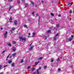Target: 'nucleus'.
I'll return each mask as SVG.
<instances>
[{
    "label": "nucleus",
    "mask_w": 74,
    "mask_h": 74,
    "mask_svg": "<svg viewBox=\"0 0 74 74\" xmlns=\"http://www.w3.org/2000/svg\"><path fill=\"white\" fill-rule=\"evenodd\" d=\"M8 34V32L7 31H6L5 33H4L3 34L5 38H6L7 37V35Z\"/></svg>",
    "instance_id": "obj_1"
},
{
    "label": "nucleus",
    "mask_w": 74,
    "mask_h": 74,
    "mask_svg": "<svg viewBox=\"0 0 74 74\" xmlns=\"http://www.w3.org/2000/svg\"><path fill=\"white\" fill-rule=\"evenodd\" d=\"M14 25H16L18 24V21L16 20H15L14 21Z\"/></svg>",
    "instance_id": "obj_2"
},
{
    "label": "nucleus",
    "mask_w": 74,
    "mask_h": 74,
    "mask_svg": "<svg viewBox=\"0 0 74 74\" xmlns=\"http://www.w3.org/2000/svg\"><path fill=\"white\" fill-rule=\"evenodd\" d=\"M13 7H14L13 6H10V8L9 9L8 11H10V10H11V8H12Z\"/></svg>",
    "instance_id": "obj_3"
},
{
    "label": "nucleus",
    "mask_w": 74,
    "mask_h": 74,
    "mask_svg": "<svg viewBox=\"0 0 74 74\" xmlns=\"http://www.w3.org/2000/svg\"><path fill=\"white\" fill-rule=\"evenodd\" d=\"M16 53H14L12 54V55L13 56H16Z\"/></svg>",
    "instance_id": "obj_4"
},
{
    "label": "nucleus",
    "mask_w": 74,
    "mask_h": 74,
    "mask_svg": "<svg viewBox=\"0 0 74 74\" xmlns=\"http://www.w3.org/2000/svg\"><path fill=\"white\" fill-rule=\"evenodd\" d=\"M36 33H33V36H32V37H34L35 36Z\"/></svg>",
    "instance_id": "obj_5"
},
{
    "label": "nucleus",
    "mask_w": 74,
    "mask_h": 74,
    "mask_svg": "<svg viewBox=\"0 0 74 74\" xmlns=\"http://www.w3.org/2000/svg\"><path fill=\"white\" fill-rule=\"evenodd\" d=\"M43 58V57H40L39 58H38V60H41V59H42Z\"/></svg>",
    "instance_id": "obj_6"
},
{
    "label": "nucleus",
    "mask_w": 74,
    "mask_h": 74,
    "mask_svg": "<svg viewBox=\"0 0 74 74\" xmlns=\"http://www.w3.org/2000/svg\"><path fill=\"white\" fill-rule=\"evenodd\" d=\"M14 65H15V63L13 62L12 64V67H14Z\"/></svg>",
    "instance_id": "obj_7"
},
{
    "label": "nucleus",
    "mask_w": 74,
    "mask_h": 74,
    "mask_svg": "<svg viewBox=\"0 0 74 74\" xmlns=\"http://www.w3.org/2000/svg\"><path fill=\"white\" fill-rule=\"evenodd\" d=\"M34 47H30V49H29V51H32V49H33V48Z\"/></svg>",
    "instance_id": "obj_8"
},
{
    "label": "nucleus",
    "mask_w": 74,
    "mask_h": 74,
    "mask_svg": "<svg viewBox=\"0 0 74 74\" xmlns=\"http://www.w3.org/2000/svg\"><path fill=\"white\" fill-rule=\"evenodd\" d=\"M8 46H10V47H11V44L10 43H8Z\"/></svg>",
    "instance_id": "obj_9"
},
{
    "label": "nucleus",
    "mask_w": 74,
    "mask_h": 74,
    "mask_svg": "<svg viewBox=\"0 0 74 74\" xmlns=\"http://www.w3.org/2000/svg\"><path fill=\"white\" fill-rule=\"evenodd\" d=\"M69 41H71V40H72V38H69Z\"/></svg>",
    "instance_id": "obj_10"
},
{
    "label": "nucleus",
    "mask_w": 74,
    "mask_h": 74,
    "mask_svg": "<svg viewBox=\"0 0 74 74\" xmlns=\"http://www.w3.org/2000/svg\"><path fill=\"white\" fill-rule=\"evenodd\" d=\"M35 70V68H33L32 70V71H34Z\"/></svg>",
    "instance_id": "obj_11"
},
{
    "label": "nucleus",
    "mask_w": 74,
    "mask_h": 74,
    "mask_svg": "<svg viewBox=\"0 0 74 74\" xmlns=\"http://www.w3.org/2000/svg\"><path fill=\"white\" fill-rule=\"evenodd\" d=\"M38 63H40V61H38V62L35 63V65L36 66L37 64H38Z\"/></svg>",
    "instance_id": "obj_12"
},
{
    "label": "nucleus",
    "mask_w": 74,
    "mask_h": 74,
    "mask_svg": "<svg viewBox=\"0 0 74 74\" xmlns=\"http://www.w3.org/2000/svg\"><path fill=\"white\" fill-rule=\"evenodd\" d=\"M8 62L10 64L11 63H12V61L11 60H9L8 61Z\"/></svg>",
    "instance_id": "obj_13"
},
{
    "label": "nucleus",
    "mask_w": 74,
    "mask_h": 74,
    "mask_svg": "<svg viewBox=\"0 0 74 74\" xmlns=\"http://www.w3.org/2000/svg\"><path fill=\"white\" fill-rule=\"evenodd\" d=\"M31 3L32 4H33L32 6H33V5H34V3H33V2L32 1H31Z\"/></svg>",
    "instance_id": "obj_14"
},
{
    "label": "nucleus",
    "mask_w": 74,
    "mask_h": 74,
    "mask_svg": "<svg viewBox=\"0 0 74 74\" xmlns=\"http://www.w3.org/2000/svg\"><path fill=\"white\" fill-rule=\"evenodd\" d=\"M57 39V38H56V37L55 36V37L54 38V40H56Z\"/></svg>",
    "instance_id": "obj_15"
},
{
    "label": "nucleus",
    "mask_w": 74,
    "mask_h": 74,
    "mask_svg": "<svg viewBox=\"0 0 74 74\" xmlns=\"http://www.w3.org/2000/svg\"><path fill=\"white\" fill-rule=\"evenodd\" d=\"M59 26H60V25H59V24H57L56 25V26L57 27H59Z\"/></svg>",
    "instance_id": "obj_16"
},
{
    "label": "nucleus",
    "mask_w": 74,
    "mask_h": 74,
    "mask_svg": "<svg viewBox=\"0 0 74 74\" xmlns=\"http://www.w3.org/2000/svg\"><path fill=\"white\" fill-rule=\"evenodd\" d=\"M37 74H40V72H39V71H38V69H37Z\"/></svg>",
    "instance_id": "obj_17"
},
{
    "label": "nucleus",
    "mask_w": 74,
    "mask_h": 74,
    "mask_svg": "<svg viewBox=\"0 0 74 74\" xmlns=\"http://www.w3.org/2000/svg\"><path fill=\"white\" fill-rule=\"evenodd\" d=\"M47 67V65L45 66H44V69H46V68Z\"/></svg>",
    "instance_id": "obj_18"
},
{
    "label": "nucleus",
    "mask_w": 74,
    "mask_h": 74,
    "mask_svg": "<svg viewBox=\"0 0 74 74\" xmlns=\"http://www.w3.org/2000/svg\"><path fill=\"white\" fill-rule=\"evenodd\" d=\"M22 40H24V41H25L26 40V39H25V38H23L22 39Z\"/></svg>",
    "instance_id": "obj_19"
},
{
    "label": "nucleus",
    "mask_w": 74,
    "mask_h": 74,
    "mask_svg": "<svg viewBox=\"0 0 74 74\" xmlns=\"http://www.w3.org/2000/svg\"><path fill=\"white\" fill-rule=\"evenodd\" d=\"M24 27H26L27 29V25H25L24 26Z\"/></svg>",
    "instance_id": "obj_20"
},
{
    "label": "nucleus",
    "mask_w": 74,
    "mask_h": 74,
    "mask_svg": "<svg viewBox=\"0 0 74 74\" xmlns=\"http://www.w3.org/2000/svg\"><path fill=\"white\" fill-rule=\"evenodd\" d=\"M13 44H16V42L15 41H13Z\"/></svg>",
    "instance_id": "obj_21"
},
{
    "label": "nucleus",
    "mask_w": 74,
    "mask_h": 74,
    "mask_svg": "<svg viewBox=\"0 0 74 74\" xmlns=\"http://www.w3.org/2000/svg\"><path fill=\"white\" fill-rule=\"evenodd\" d=\"M25 6H28V4L25 3Z\"/></svg>",
    "instance_id": "obj_22"
},
{
    "label": "nucleus",
    "mask_w": 74,
    "mask_h": 74,
    "mask_svg": "<svg viewBox=\"0 0 74 74\" xmlns=\"http://www.w3.org/2000/svg\"><path fill=\"white\" fill-rule=\"evenodd\" d=\"M12 30L13 31H14V30H15V28L14 27L12 28Z\"/></svg>",
    "instance_id": "obj_23"
},
{
    "label": "nucleus",
    "mask_w": 74,
    "mask_h": 74,
    "mask_svg": "<svg viewBox=\"0 0 74 74\" xmlns=\"http://www.w3.org/2000/svg\"><path fill=\"white\" fill-rule=\"evenodd\" d=\"M23 59L21 60V63H23Z\"/></svg>",
    "instance_id": "obj_24"
},
{
    "label": "nucleus",
    "mask_w": 74,
    "mask_h": 74,
    "mask_svg": "<svg viewBox=\"0 0 74 74\" xmlns=\"http://www.w3.org/2000/svg\"><path fill=\"white\" fill-rule=\"evenodd\" d=\"M40 17H39V18H38V23H39V22H40Z\"/></svg>",
    "instance_id": "obj_25"
},
{
    "label": "nucleus",
    "mask_w": 74,
    "mask_h": 74,
    "mask_svg": "<svg viewBox=\"0 0 74 74\" xmlns=\"http://www.w3.org/2000/svg\"><path fill=\"white\" fill-rule=\"evenodd\" d=\"M51 15H52V16H54V14H52V13H51Z\"/></svg>",
    "instance_id": "obj_26"
},
{
    "label": "nucleus",
    "mask_w": 74,
    "mask_h": 74,
    "mask_svg": "<svg viewBox=\"0 0 74 74\" xmlns=\"http://www.w3.org/2000/svg\"><path fill=\"white\" fill-rule=\"evenodd\" d=\"M5 51H7V49H5V50H4V51L2 52V53H4V52H5Z\"/></svg>",
    "instance_id": "obj_27"
},
{
    "label": "nucleus",
    "mask_w": 74,
    "mask_h": 74,
    "mask_svg": "<svg viewBox=\"0 0 74 74\" xmlns=\"http://www.w3.org/2000/svg\"><path fill=\"white\" fill-rule=\"evenodd\" d=\"M51 30H48V33H51Z\"/></svg>",
    "instance_id": "obj_28"
},
{
    "label": "nucleus",
    "mask_w": 74,
    "mask_h": 74,
    "mask_svg": "<svg viewBox=\"0 0 74 74\" xmlns=\"http://www.w3.org/2000/svg\"><path fill=\"white\" fill-rule=\"evenodd\" d=\"M57 61H59L60 60V58H58V59L56 60Z\"/></svg>",
    "instance_id": "obj_29"
},
{
    "label": "nucleus",
    "mask_w": 74,
    "mask_h": 74,
    "mask_svg": "<svg viewBox=\"0 0 74 74\" xmlns=\"http://www.w3.org/2000/svg\"><path fill=\"white\" fill-rule=\"evenodd\" d=\"M10 21H12V17L11 16L10 17V18L9 19Z\"/></svg>",
    "instance_id": "obj_30"
},
{
    "label": "nucleus",
    "mask_w": 74,
    "mask_h": 74,
    "mask_svg": "<svg viewBox=\"0 0 74 74\" xmlns=\"http://www.w3.org/2000/svg\"><path fill=\"white\" fill-rule=\"evenodd\" d=\"M23 37H19V38H20V40H22V39H23Z\"/></svg>",
    "instance_id": "obj_31"
},
{
    "label": "nucleus",
    "mask_w": 74,
    "mask_h": 74,
    "mask_svg": "<svg viewBox=\"0 0 74 74\" xmlns=\"http://www.w3.org/2000/svg\"><path fill=\"white\" fill-rule=\"evenodd\" d=\"M30 67H31V66H29L27 67L28 69H29Z\"/></svg>",
    "instance_id": "obj_32"
},
{
    "label": "nucleus",
    "mask_w": 74,
    "mask_h": 74,
    "mask_svg": "<svg viewBox=\"0 0 74 74\" xmlns=\"http://www.w3.org/2000/svg\"><path fill=\"white\" fill-rule=\"evenodd\" d=\"M10 54H9V55L7 56V59H8V58H9V57L10 56Z\"/></svg>",
    "instance_id": "obj_33"
},
{
    "label": "nucleus",
    "mask_w": 74,
    "mask_h": 74,
    "mask_svg": "<svg viewBox=\"0 0 74 74\" xmlns=\"http://www.w3.org/2000/svg\"><path fill=\"white\" fill-rule=\"evenodd\" d=\"M41 67H40L39 69H38V70H41Z\"/></svg>",
    "instance_id": "obj_34"
},
{
    "label": "nucleus",
    "mask_w": 74,
    "mask_h": 74,
    "mask_svg": "<svg viewBox=\"0 0 74 74\" xmlns=\"http://www.w3.org/2000/svg\"><path fill=\"white\" fill-rule=\"evenodd\" d=\"M17 3H21V2L20 1L18 0L17 1Z\"/></svg>",
    "instance_id": "obj_35"
},
{
    "label": "nucleus",
    "mask_w": 74,
    "mask_h": 74,
    "mask_svg": "<svg viewBox=\"0 0 74 74\" xmlns=\"http://www.w3.org/2000/svg\"><path fill=\"white\" fill-rule=\"evenodd\" d=\"M69 13H70V14H72V11H71V10L69 11Z\"/></svg>",
    "instance_id": "obj_36"
},
{
    "label": "nucleus",
    "mask_w": 74,
    "mask_h": 74,
    "mask_svg": "<svg viewBox=\"0 0 74 74\" xmlns=\"http://www.w3.org/2000/svg\"><path fill=\"white\" fill-rule=\"evenodd\" d=\"M72 43L73 45H74V41H73L72 42Z\"/></svg>",
    "instance_id": "obj_37"
},
{
    "label": "nucleus",
    "mask_w": 74,
    "mask_h": 74,
    "mask_svg": "<svg viewBox=\"0 0 74 74\" xmlns=\"http://www.w3.org/2000/svg\"><path fill=\"white\" fill-rule=\"evenodd\" d=\"M59 33L57 34L56 35H55V36L56 37L57 36H58V35H59Z\"/></svg>",
    "instance_id": "obj_38"
},
{
    "label": "nucleus",
    "mask_w": 74,
    "mask_h": 74,
    "mask_svg": "<svg viewBox=\"0 0 74 74\" xmlns=\"http://www.w3.org/2000/svg\"><path fill=\"white\" fill-rule=\"evenodd\" d=\"M8 66V65H5V66H4V67H7Z\"/></svg>",
    "instance_id": "obj_39"
},
{
    "label": "nucleus",
    "mask_w": 74,
    "mask_h": 74,
    "mask_svg": "<svg viewBox=\"0 0 74 74\" xmlns=\"http://www.w3.org/2000/svg\"><path fill=\"white\" fill-rule=\"evenodd\" d=\"M15 51H16V49H13V51L14 52H15Z\"/></svg>",
    "instance_id": "obj_40"
},
{
    "label": "nucleus",
    "mask_w": 74,
    "mask_h": 74,
    "mask_svg": "<svg viewBox=\"0 0 74 74\" xmlns=\"http://www.w3.org/2000/svg\"><path fill=\"white\" fill-rule=\"evenodd\" d=\"M53 60H51V62H53Z\"/></svg>",
    "instance_id": "obj_41"
},
{
    "label": "nucleus",
    "mask_w": 74,
    "mask_h": 74,
    "mask_svg": "<svg viewBox=\"0 0 74 74\" xmlns=\"http://www.w3.org/2000/svg\"><path fill=\"white\" fill-rule=\"evenodd\" d=\"M32 14L33 15H34V12H33L32 13Z\"/></svg>",
    "instance_id": "obj_42"
},
{
    "label": "nucleus",
    "mask_w": 74,
    "mask_h": 74,
    "mask_svg": "<svg viewBox=\"0 0 74 74\" xmlns=\"http://www.w3.org/2000/svg\"><path fill=\"white\" fill-rule=\"evenodd\" d=\"M36 72H34L33 74H36Z\"/></svg>",
    "instance_id": "obj_43"
},
{
    "label": "nucleus",
    "mask_w": 74,
    "mask_h": 74,
    "mask_svg": "<svg viewBox=\"0 0 74 74\" xmlns=\"http://www.w3.org/2000/svg\"><path fill=\"white\" fill-rule=\"evenodd\" d=\"M4 74V73L3 72H1V73H0V74Z\"/></svg>",
    "instance_id": "obj_44"
},
{
    "label": "nucleus",
    "mask_w": 74,
    "mask_h": 74,
    "mask_svg": "<svg viewBox=\"0 0 74 74\" xmlns=\"http://www.w3.org/2000/svg\"><path fill=\"white\" fill-rule=\"evenodd\" d=\"M68 19L69 20V19H70V18L69 16H68Z\"/></svg>",
    "instance_id": "obj_45"
},
{
    "label": "nucleus",
    "mask_w": 74,
    "mask_h": 74,
    "mask_svg": "<svg viewBox=\"0 0 74 74\" xmlns=\"http://www.w3.org/2000/svg\"><path fill=\"white\" fill-rule=\"evenodd\" d=\"M58 71H60L61 69H58Z\"/></svg>",
    "instance_id": "obj_46"
},
{
    "label": "nucleus",
    "mask_w": 74,
    "mask_h": 74,
    "mask_svg": "<svg viewBox=\"0 0 74 74\" xmlns=\"http://www.w3.org/2000/svg\"><path fill=\"white\" fill-rule=\"evenodd\" d=\"M70 4H73V3H71L69 4H68V5H70Z\"/></svg>",
    "instance_id": "obj_47"
},
{
    "label": "nucleus",
    "mask_w": 74,
    "mask_h": 74,
    "mask_svg": "<svg viewBox=\"0 0 74 74\" xmlns=\"http://www.w3.org/2000/svg\"><path fill=\"white\" fill-rule=\"evenodd\" d=\"M45 39L46 40L47 38V37L46 36H45Z\"/></svg>",
    "instance_id": "obj_48"
},
{
    "label": "nucleus",
    "mask_w": 74,
    "mask_h": 74,
    "mask_svg": "<svg viewBox=\"0 0 74 74\" xmlns=\"http://www.w3.org/2000/svg\"><path fill=\"white\" fill-rule=\"evenodd\" d=\"M9 1L10 2H11V1H12V0H9Z\"/></svg>",
    "instance_id": "obj_49"
},
{
    "label": "nucleus",
    "mask_w": 74,
    "mask_h": 74,
    "mask_svg": "<svg viewBox=\"0 0 74 74\" xmlns=\"http://www.w3.org/2000/svg\"><path fill=\"white\" fill-rule=\"evenodd\" d=\"M58 16H59V17L61 16V15H58Z\"/></svg>",
    "instance_id": "obj_50"
},
{
    "label": "nucleus",
    "mask_w": 74,
    "mask_h": 74,
    "mask_svg": "<svg viewBox=\"0 0 74 74\" xmlns=\"http://www.w3.org/2000/svg\"><path fill=\"white\" fill-rule=\"evenodd\" d=\"M10 32H11L12 33V30H11Z\"/></svg>",
    "instance_id": "obj_51"
},
{
    "label": "nucleus",
    "mask_w": 74,
    "mask_h": 74,
    "mask_svg": "<svg viewBox=\"0 0 74 74\" xmlns=\"http://www.w3.org/2000/svg\"><path fill=\"white\" fill-rule=\"evenodd\" d=\"M28 21H31L29 19V18H28Z\"/></svg>",
    "instance_id": "obj_52"
},
{
    "label": "nucleus",
    "mask_w": 74,
    "mask_h": 74,
    "mask_svg": "<svg viewBox=\"0 0 74 74\" xmlns=\"http://www.w3.org/2000/svg\"><path fill=\"white\" fill-rule=\"evenodd\" d=\"M73 37H74V36H73V35H72V36H71V38H73Z\"/></svg>",
    "instance_id": "obj_53"
},
{
    "label": "nucleus",
    "mask_w": 74,
    "mask_h": 74,
    "mask_svg": "<svg viewBox=\"0 0 74 74\" xmlns=\"http://www.w3.org/2000/svg\"><path fill=\"white\" fill-rule=\"evenodd\" d=\"M31 34H30V33H29L28 34V35H29V36H30V35Z\"/></svg>",
    "instance_id": "obj_54"
},
{
    "label": "nucleus",
    "mask_w": 74,
    "mask_h": 74,
    "mask_svg": "<svg viewBox=\"0 0 74 74\" xmlns=\"http://www.w3.org/2000/svg\"><path fill=\"white\" fill-rule=\"evenodd\" d=\"M36 16H38V14H36Z\"/></svg>",
    "instance_id": "obj_55"
},
{
    "label": "nucleus",
    "mask_w": 74,
    "mask_h": 74,
    "mask_svg": "<svg viewBox=\"0 0 74 74\" xmlns=\"http://www.w3.org/2000/svg\"><path fill=\"white\" fill-rule=\"evenodd\" d=\"M27 6H25V8H27Z\"/></svg>",
    "instance_id": "obj_56"
},
{
    "label": "nucleus",
    "mask_w": 74,
    "mask_h": 74,
    "mask_svg": "<svg viewBox=\"0 0 74 74\" xmlns=\"http://www.w3.org/2000/svg\"><path fill=\"white\" fill-rule=\"evenodd\" d=\"M1 30H3V28H2V27L1 28Z\"/></svg>",
    "instance_id": "obj_57"
},
{
    "label": "nucleus",
    "mask_w": 74,
    "mask_h": 74,
    "mask_svg": "<svg viewBox=\"0 0 74 74\" xmlns=\"http://www.w3.org/2000/svg\"><path fill=\"white\" fill-rule=\"evenodd\" d=\"M32 45V43H31V44L30 45H29V46H31Z\"/></svg>",
    "instance_id": "obj_58"
},
{
    "label": "nucleus",
    "mask_w": 74,
    "mask_h": 74,
    "mask_svg": "<svg viewBox=\"0 0 74 74\" xmlns=\"http://www.w3.org/2000/svg\"><path fill=\"white\" fill-rule=\"evenodd\" d=\"M44 2V1H42V3H43Z\"/></svg>",
    "instance_id": "obj_59"
},
{
    "label": "nucleus",
    "mask_w": 74,
    "mask_h": 74,
    "mask_svg": "<svg viewBox=\"0 0 74 74\" xmlns=\"http://www.w3.org/2000/svg\"><path fill=\"white\" fill-rule=\"evenodd\" d=\"M61 29H62L63 28V27H61Z\"/></svg>",
    "instance_id": "obj_60"
},
{
    "label": "nucleus",
    "mask_w": 74,
    "mask_h": 74,
    "mask_svg": "<svg viewBox=\"0 0 74 74\" xmlns=\"http://www.w3.org/2000/svg\"><path fill=\"white\" fill-rule=\"evenodd\" d=\"M11 21H12V20H10V22H11H11H12Z\"/></svg>",
    "instance_id": "obj_61"
},
{
    "label": "nucleus",
    "mask_w": 74,
    "mask_h": 74,
    "mask_svg": "<svg viewBox=\"0 0 74 74\" xmlns=\"http://www.w3.org/2000/svg\"><path fill=\"white\" fill-rule=\"evenodd\" d=\"M19 35H20V34H21V33H19Z\"/></svg>",
    "instance_id": "obj_62"
},
{
    "label": "nucleus",
    "mask_w": 74,
    "mask_h": 74,
    "mask_svg": "<svg viewBox=\"0 0 74 74\" xmlns=\"http://www.w3.org/2000/svg\"><path fill=\"white\" fill-rule=\"evenodd\" d=\"M55 20H56V21H57V19H56V18H55Z\"/></svg>",
    "instance_id": "obj_63"
},
{
    "label": "nucleus",
    "mask_w": 74,
    "mask_h": 74,
    "mask_svg": "<svg viewBox=\"0 0 74 74\" xmlns=\"http://www.w3.org/2000/svg\"><path fill=\"white\" fill-rule=\"evenodd\" d=\"M73 13L74 14V11H73Z\"/></svg>",
    "instance_id": "obj_64"
}]
</instances>
